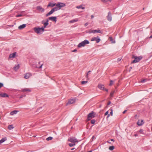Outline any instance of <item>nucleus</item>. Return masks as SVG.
Masks as SVG:
<instances>
[{"label":"nucleus","instance_id":"23","mask_svg":"<svg viewBox=\"0 0 152 152\" xmlns=\"http://www.w3.org/2000/svg\"><path fill=\"white\" fill-rule=\"evenodd\" d=\"M19 65L18 64L17 65L15 66L13 68V69L15 71H16L19 69Z\"/></svg>","mask_w":152,"mask_h":152},{"label":"nucleus","instance_id":"7","mask_svg":"<svg viewBox=\"0 0 152 152\" xmlns=\"http://www.w3.org/2000/svg\"><path fill=\"white\" fill-rule=\"evenodd\" d=\"M100 40V39L98 36L97 37H93L91 38V41H96L97 43H99Z\"/></svg>","mask_w":152,"mask_h":152},{"label":"nucleus","instance_id":"36","mask_svg":"<svg viewBox=\"0 0 152 152\" xmlns=\"http://www.w3.org/2000/svg\"><path fill=\"white\" fill-rule=\"evenodd\" d=\"M96 122V121L94 119H93L91 120V122L92 124H94Z\"/></svg>","mask_w":152,"mask_h":152},{"label":"nucleus","instance_id":"42","mask_svg":"<svg viewBox=\"0 0 152 152\" xmlns=\"http://www.w3.org/2000/svg\"><path fill=\"white\" fill-rule=\"evenodd\" d=\"M22 15H21V14H20V15H17L16 16V17H21L22 16Z\"/></svg>","mask_w":152,"mask_h":152},{"label":"nucleus","instance_id":"3","mask_svg":"<svg viewBox=\"0 0 152 152\" xmlns=\"http://www.w3.org/2000/svg\"><path fill=\"white\" fill-rule=\"evenodd\" d=\"M89 43V42L87 40H85L84 41L82 42L79 43L77 47L78 48H80L82 47H84L86 45L88 44Z\"/></svg>","mask_w":152,"mask_h":152},{"label":"nucleus","instance_id":"8","mask_svg":"<svg viewBox=\"0 0 152 152\" xmlns=\"http://www.w3.org/2000/svg\"><path fill=\"white\" fill-rule=\"evenodd\" d=\"M76 100L75 98L72 99H70L67 103H66V105H67L69 104H72L75 103Z\"/></svg>","mask_w":152,"mask_h":152},{"label":"nucleus","instance_id":"43","mask_svg":"<svg viewBox=\"0 0 152 152\" xmlns=\"http://www.w3.org/2000/svg\"><path fill=\"white\" fill-rule=\"evenodd\" d=\"M97 33H99L101 34L102 33V32L99 30H97Z\"/></svg>","mask_w":152,"mask_h":152},{"label":"nucleus","instance_id":"48","mask_svg":"<svg viewBox=\"0 0 152 152\" xmlns=\"http://www.w3.org/2000/svg\"><path fill=\"white\" fill-rule=\"evenodd\" d=\"M143 131V130L142 129H140L139 130V132L140 133H142Z\"/></svg>","mask_w":152,"mask_h":152},{"label":"nucleus","instance_id":"51","mask_svg":"<svg viewBox=\"0 0 152 152\" xmlns=\"http://www.w3.org/2000/svg\"><path fill=\"white\" fill-rule=\"evenodd\" d=\"M146 80H145V79H144V80H142L141 81V83H143V82H145Z\"/></svg>","mask_w":152,"mask_h":152},{"label":"nucleus","instance_id":"33","mask_svg":"<svg viewBox=\"0 0 152 152\" xmlns=\"http://www.w3.org/2000/svg\"><path fill=\"white\" fill-rule=\"evenodd\" d=\"M114 83V81H113L112 80H110V83L109 84V86H112L113 85V84Z\"/></svg>","mask_w":152,"mask_h":152},{"label":"nucleus","instance_id":"24","mask_svg":"<svg viewBox=\"0 0 152 152\" xmlns=\"http://www.w3.org/2000/svg\"><path fill=\"white\" fill-rule=\"evenodd\" d=\"M76 7L77 9H82L83 10H84L85 8V7H83L82 5H81L79 6H77Z\"/></svg>","mask_w":152,"mask_h":152},{"label":"nucleus","instance_id":"44","mask_svg":"<svg viewBox=\"0 0 152 152\" xmlns=\"http://www.w3.org/2000/svg\"><path fill=\"white\" fill-rule=\"evenodd\" d=\"M97 33V30H93V33L95 34Z\"/></svg>","mask_w":152,"mask_h":152},{"label":"nucleus","instance_id":"49","mask_svg":"<svg viewBox=\"0 0 152 152\" xmlns=\"http://www.w3.org/2000/svg\"><path fill=\"white\" fill-rule=\"evenodd\" d=\"M108 111H107L106 112V113H105L104 115H107L108 114Z\"/></svg>","mask_w":152,"mask_h":152},{"label":"nucleus","instance_id":"47","mask_svg":"<svg viewBox=\"0 0 152 152\" xmlns=\"http://www.w3.org/2000/svg\"><path fill=\"white\" fill-rule=\"evenodd\" d=\"M3 86V83H0V88H1V87Z\"/></svg>","mask_w":152,"mask_h":152},{"label":"nucleus","instance_id":"11","mask_svg":"<svg viewBox=\"0 0 152 152\" xmlns=\"http://www.w3.org/2000/svg\"><path fill=\"white\" fill-rule=\"evenodd\" d=\"M107 17V20L109 21H111L112 20V16L111 13L110 12H108V15Z\"/></svg>","mask_w":152,"mask_h":152},{"label":"nucleus","instance_id":"55","mask_svg":"<svg viewBox=\"0 0 152 152\" xmlns=\"http://www.w3.org/2000/svg\"><path fill=\"white\" fill-rule=\"evenodd\" d=\"M77 51V50L76 49H75L74 50H73L72 51L73 52H75Z\"/></svg>","mask_w":152,"mask_h":152},{"label":"nucleus","instance_id":"30","mask_svg":"<svg viewBox=\"0 0 152 152\" xmlns=\"http://www.w3.org/2000/svg\"><path fill=\"white\" fill-rule=\"evenodd\" d=\"M109 149L111 151L113 150L114 149V147L113 146L109 147Z\"/></svg>","mask_w":152,"mask_h":152},{"label":"nucleus","instance_id":"28","mask_svg":"<svg viewBox=\"0 0 152 152\" xmlns=\"http://www.w3.org/2000/svg\"><path fill=\"white\" fill-rule=\"evenodd\" d=\"M86 33H88L89 34L93 33V30L91 29H90L88 30H87L86 31Z\"/></svg>","mask_w":152,"mask_h":152},{"label":"nucleus","instance_id":"60","mask_svg":"<svg viewBox=\"0 0 152 152\" xmlns=\"http://www.w3.org/2000/svg\"><path fill=\"white\" fill-rule=\"evenodd\" d=\"M94 138V136H93L92 137V139L93 140Z\"/></svg>","mask_w":152,"mask_h":152},{"label":"nucleus","instance_id":"10","mask_svg":"<svg viewBox=\"0 0 152 152\" xmlns=\"http://www.w3.org/2000/svg\"><path fill=\"white\" fill-rule=\"evenodd\" d=\"M31 75H32L30 73H27L24 75V77L26 79H28Z\"/></svg>","mask_w":152,"mask_h":152},{"label":"nucleus","instance_id":"40","mask_svg":"<svg viewBox=\"0 0 152 152\" xmlns=\"http://www.w3.org/2000/svg\"><path fill=\"white\" fill-rule=\"evenodd\" d=\"M108 1H110L111 2V0H103V1L105 2H107Z\"/></svg>","mask_w":152,"mask_h":152},{"label":"nucleus","instance_id":"57","mask_svg":"<svg viewBox=\"0 0 152 152\" xmlns=\"http://www.w3.org/2000/svg\"><path fill=\"white\" fill-rule=\"evenodd\" d=\"M91 18H94V16L93 15H91Z\"/></svg>","mask_w":152,"mask_h":152},{"label":"nucleus","instance_id":"64","mask_svg":"<svg viewBox=\"0 0 152 152\" xmlns=\"http://www.w3.org/2000/svg\"><path fill=\"white\" fill-rule=\"evenodd\" d=\"M40 63H41V62H38V64H41Z\"/></svg>","mask_w":152,"mask_h":152},{"label":"nucleus","instance_id":"18","mask_svg":"<svg viewBox=\"0 0 152 152\" xmlns=\"http://www.w3.org/2000/svg\"><path fill=\"white\" fill-rule=\"evenodd\" d=\"M49 20L48 19H47L46 20V21L45 22H44V21H42V24H43L44 26H47L49 24L48 23Z\"/></svg>","mask_w":152,"mask_h":152},{"label":"nucleus","instance_id":"25","mask_svg":"<svg viewBox=\"0 0 152 152\" xmlns=\"http://www.w3.org/2000/svg\"><path fill=\"white\" fill-rule=\"evenodd\" d=\"M14 128V127L13 126V125L12 124L9 125L8 127V129L10 130H11L13 129Z\"/></svg>","mask_w":152,"mask_h":152},{"label":"nucleus","instance_id":"27","mask_svg":"<svg viewBox=\"0 0 152 152\" xmlns=\"http://www.w3.org/2000/svg\"><path fill=\"white\" fill-rule=\"evenodd\" d=\"M6 140V137L2 138L1 140H0V144L4 142Z\"/></svg>","mask_w":152,"mask_h":152},{"label":"nucleus","instance_id":"56","mask_svg":"<svg viewBox=\"0 0 152 152\" xmlns=\"http://www.w3.org/2000/svg\"><path fill=\"white\" fill-rule=\"evenodd\" d=\"M110 114H108V115H107V118H108L109 117H110Z\"/></svg>","mask_w":152,"mask_h":152},{"label":"nucleus","instance_id":"35","mask_svg":"<svg viewBox=\"0 0 152 152\" xmlns=\"http://www.w3.org/2000/svg\"><path fill=\"white\" fill-rule=\"evenodd\" d=\"M88 83L87 81H82L81 82V84L82 85L84 84Z\"/></svg>","mask_w":152,"mask_h":152},{"label":"nucleus","instance_id":"26","mask_svg":"<svg viewBox=\"0 0 152 152\" xmlns=\"http://www.w3.org/2000/svg\"><path fill=\"white\" fill-rule=\"evenodd\" d=\"M21 91L22 92H25V91H29L30 92L31 91V90L29 89H27L26 88H24L22 89L21 90Z\"/></svg>","mask_w":152,"mask_h":152},{"label":"nucleus","instance_id":"45","mask_svg":"<svg viewBox=\"0 0 152 152\" xmlns=\"http://www.w3.org/2000/svg\"><path fill=\"white\" fill-rule=\"evenodd\" d=\"M121 59V58H118L117 59V62H119V61H120Z\"/></svg>","mask_w":152,"mask_h":152},{"label":"nucleus","instance_id":"22","mask_svg":"<svg viewBox=\"0 0 152 152\" xmlns=\"http://www.w3.org/2000/svg\"><path fill=\"white\" fill-rule=\"evenodd\" d=\"M54 12L53 11V10H51L46 15V17H48L50 15H51L52 14H53Z\"/></svg>","mask_w":152,"mask_h":152},{"label":"nucleus","instance_id":"59","mask_svg":"<svg viewBox=\"0 0 152 152\" xmlns=\"http://www.w3.org/2000/svg\"><path fill=\"white\" fill-rule=\"evenodd\" d=\"M134 136H135V137L137 136V134H134Z\"/></svg>","mask_w":152,"mask_h":152},{"label":"nucleus","instance_id":"1","mask_svg":"<svg viewBox=\"0 0 152 152\" xmlns=\"http://www.w3.org/2000/svg\"><path fill=\"white\" fill-rule=\"evenodd\" d=\"M56 6V7L52 9L54 12L60 10L61 8L65 7L66 5L64 3L59 2L58 3Z\"/></svg>","mask_w":152,"mask_h":152},{"label":"nucleus","instance_id":"38","mask_svg":"<svg viewBox=\"0 0 152 152\" xmlns=\"http://www.w3.org/2000/svg\"><path fill=\"white\" fill-rule=\"evenodd\" d=\"M75 145V143H69V145L70 147H72Z\"/></svg>","mask_w":152,"mask_h":152},{"label":"nucleus","instance_id":"19","mask_svg":"<svg viewBox=\"0 0 152 152\" xmlns=\"http://www.w3.org/2000/svg\"><path fill=\"white\" fill-rule=\"evenodd\" d=\"M98 87L99 89L102 90V89L104 87V86L103 85L99 84H98Z\"/></svg>","mask_w":152,"mask_h":152},{"label":"nucleus","instance_id":"39","mask_svg":"<svg viewBox=\"0 0 152 152\" xmlns=\"http://www.w3.org/2000/svg\"><path fill=\"white\" fill-rule=\"evenodd\" d=\"M46 27V26H42L41 28L42 29L43 31H44L45 30L44 29Z\"/></svg>","mask_w":152,"mask_h":152},{"label":"nucleus","instance_id":"14","mask_svg":"<svg viewBox=\"0 0 152 152\" xmlns=\"http://www.w3.org/2000/svg\"><path fill=\"white\" fill-rule=\"evenodd\" d=\"M56 4H56L55 3H52L51 2H50V3H49L48 4V5L47 6V7L48 8L49 7H53L54 6H56Z\"/></svg>","mask_w":152,"mask_h":152},{"label":"nucleus","instance_id":"16","mask_svg":"<svg viewBox=\"0 0 152 152\" xmlns=\"http://www.w3.org/2000/svg\"><path fill=\"white\" fill-rule=\"evenodd\" d=\"M16 53L14 52L12 54H10L9 56V58H14L16 55Z\"/></svg>","mask_w":152,"mask_h":152},{"label":"nucleus","instance_id":"31","mask_svg":"<svg viewBox=\"0 0 152 152\" xmlns=\"http://www.w3.org/2000/svg\"><path fill=\"white\" fill-rule=\"evenodd\" d=\"M109 39H110V41L111 42L113 43H115V41H114L112 37H110Z\"/></svg>","mask_w":152,"mask_h":152},{"label":"nucleus","instance_id":"50","mask_svg":"<svg viewBox=\"0 0 152 152\" xmlns=\"http://www.w3.org/2000/svg\"><path fill=\"white\" fill-rule=\"evenodd\" d=\"M86 77L87 78V79L88 80L89 79V78H88V73H87V74H86Z\"/></svg>","mask_w":152,"mask_h":152},{"label":"nucleus","instance_id":"20","mask_svg":"<svg viewBox=\"0 0 152 152\" xmlns=\"http://www.w3.org/2000/svg\"><path fill=\"white\" fill-rule=\"evenodd\" d=\"M18 112V110H13L10 113V114L11 115H13L14 114H16Z\"/></svg>","mask_w":152,"mask_h":152},{"label":"nucleus","instance_id":"9","mask_svg":"<svg viewBox=\"0 0 152 152\" xmlns=\"http://www.w3.org/2000/svg\"><path fill=\"white\" fill-rule=\"evenodd\" d=\"M37 10L39 12H44L45 9L41 6H38L37 7Z\"/></svg>","mask_w":152,"mask_h":152},{"label":"nucleus","instance_id":"2","mask_svg":"<svg viewBox=\"0 0 152 152\" xmlns=\"http://www.w3.org/2000/svg\"><path fill=\"white\" fill-rule=\"evenodd\" d=\"M143 57L142 56H140L139 57L135 56L134 55L132 56V58H134V60H133L132 62V63H135L139 62L140 60H141Z\"/></svg>","mask_w":152,"mask_h":152},{"label":"nucleus","instance_id":"32","mask_svg":"<svg viewBox=\"0 0 152 152\" xmlns=\"http://www.w3.org/2000/svg\"><path fill=\"white\" fill-rule=\"evenodd\" d=\"M53 139V137H49L46 138V140L49 141L50 140H51Z\"/></svg>","mask_w":152,"mask_h":152},{"label":"nucleus","instance_id":"21","mask_svg":"<svg viewBox=\"0 0 152 152\" xmlns=\"http://www.w3.org/2000/svg\"><path fill=\"white\" fill-rule=\"evenodd\" d=\"M54 12L53 11V10H51L46 15V17H48L50 15H51L52 14H53Z\"/></svg>","mask_w":152,"mask_h":152},{"label":"nucleus","instance_id":"37","mask_svg":"<svg viewBox=\"0 0 152 152\" xmlns=\"http://www.w3.org/2000/svg\"><path fill=\"white\" fill-rule=\"evenodd\" d=\"M110 110L111 111V112L110 113V114L111 116H112L113 115V110L112 108H110Z\"/></svg>","mask_w":152,"mask_h":152},{"label":"nucleus","instance_id":"52","mask_svg":"<svg viewBox=\"0 0 152 152\" xmlns=\"http://www.w3.org/2000/svg\"><path fill=\"white\" fill-rule=\"evenodd\" d=\"M88 24V23H86L85 24V26H87Z\"/></svg>","mask_w":152,"mask_h":152},{"label":"nucleus","instance_id":"34","mask_svg":"<svg viewBox=\"0 0 152 152\" xmlns=\"http://www.w3.org/2000/svg\"><path fill=\"white\" fill-rule=\"evenodd\" d=\"M43 65V64H41V65L39 66H36V68H39V69H40V68H41L42 67V66Z\"/></svg>","mask_w":152,"mask_h":152},{"label":"nucleus","instance_id":"6","mask_svg":"<svg viewBox=\"0 0 152 152\" xmlns=\"http://www.w3.org/2000/svg\"><path fill=\"white\" fill-rule=\"evenodd\" d=\"M68 140L72 142H78V141L75 137H70Z\"/></svg>","mask_w":152,"mask_h":152},{"label":"nucleus","instance_id":"13","mask_svg":"<svg viewBox=\"0 0 152 152\" xmlns=\"http://www.w3.org/2000/svg\"><path fill=\"white\" fill-rule=\"evenodd\" d=\"M144 122L143 120H141V121L139 120L137 123V125L139 126H142L144 124Z\"/></svg>","mask_w":152,"mask_h":152},{"label":"nucleus","instance_id":"63","mask_svg":"<svg viewBox=\"0 0 152 152\" xmlns=\"http://www.w3.org/2000/svg\"><path fill=\"white\" fill-rule=\"evenodd\" d=\"M92 152V151L91 150V151H88L87 152Z\"/></svg>","mask_w":152,"mask_h":152},{"label":"nucleus","instance_id":"4","mask_svg":"<svg viewBox=\"0 0 152 152\" xmlns=\"http://www.w3.org/2000/svg\"><path fill=\"white\" fill-rule=\"evenodd\" d=\"M34 31L37 34H41L44 31L41 28L35 27L34 28Z\"/></svg>","mask_w":152,"mask_h":152},{"label":"nucleus","instance_id":"17","mask_svg":"<svg viewBox=\"0 0 152 152\" xmlns=\"http://www.w3.org/2000/svg\"><path fill=\"white\" fill-rule=\"evenodd\" d=\"M26 25L25 24H23L22 25H20L18 27V28L20 30H21L26 27Z\"/></svg>","mask_w":152,"mask_h":152},{"label":"nucleus","instance_id":"61","mask_svg":"<svg viewBox=\"0 0 152 152\" xmlns=\"http://www.w3.org/2000/svg\"><path fill=\"white\" fill-rule=\"evenodd\" d=\"M150 38H152V35H151L150 36Z\"/></svg>","mask_w":152,"mask_h":152},{"label":"nucleus","instance_id":"54","mask_svg":"<svg viewBox=\"0 0 152 152\" xmlns=\"http://www.w3.org/2000/svg\"><path fill=\"white\" fill-rule=\"evenodd\" d=\"M111 104V102L109 101L108 103H107L108 105H109Z\"/></svg>","mask_w":152,"mask_h":152},{"label":"nucleus","instance_id":"62","mask_svg":"<svg viewBox=\"0 0 152 152\" xmlns=\"http://www.w3.org/2000/svg\"><path fill=\"white\" fill-rule=\"evenodd\" d=\"M90 72H91V71H88V72L87 73H88V74H89V73Z\"/></svg>","mask_w":152,"mask_h":152},{"label":"nucleus","instance_id":"12","mask_svg":"<svg viewBox=\"0 0 152 152\" xmlns=\"http://www.w3.org/2000/svg\"><path fill=\"white\" fill-rule=\"evenodd\" d=\"M56 17L55 16L51 17L49 18L48 19L51 20L56 22Z\"/></svg>","mask_w":152,"mask_h":152},{"label":"nucleus","instance_id":"41","mask_svg":"<svg viewBox=\"0 0 152 152\" xmlns=\"http://www.w3.org/2000/svg\"><path fill=\"white\" fill-rule=\"evenodd\" d=\"M114 93V91L111 92L110 94V96H113Z\"/></svg>","mask_w":152,"mask_h":152},{"label":"nucleus","instance_id":"46","mask_svg":"<svg viewBox=\"0 0 152 152\" xmlns=\"http://www.w3.org/2000/svg\"><path fill=\"white\" fill-rule=\"evenodd\" d=\"M102 90L105 91H106L107 92L108 91V90L106 88H103L102 89Z\"/></svg>","mask_w":152,"mask_h":152},{"label":"nucleus","instance_id":"15","mask_svg":"<svg viewBox=\"0 0 152 152\" xmlns=\"http://www.w3.org/2000/svg\"><path fill=\"white\" fill-rule=\"evenodd\" d=\"M0 97H8L9 95L6 93L0 94Z\"/></svg>","mask_w":152,"mask_h":152},{"label":"nucleus","instance_id":"29","mask_svg":"<svg viewBox=\"0 0 152 152\" xmlns=\"http://www.w3.org/2000/svg\"><path fill=\"white\" fill-rule=\"evenodd\" d=\"M77 21H78V20L76 19H74V20H73L70 21L69 22L70 23H73L74 22H76Z\"/></svg>","mask_w":152,"mask_h":152},{"label":"nucleus","instance_id":"5","mask_svg":"<svg viewBox=\"0 0 152 152\" xmlns=\"http://www.w3.org/2000/svg\"><path fill=\"white\" fill-rule=\"evenodd\" d=\"M95 113L93 112H92L91 113H89L88 115L87 120L89 121L92 118H94L95 117Z\"/></svg>","mask_w":152,"mask_h":152},{"label":"nucleus","instance_id":"53","mask_svg":"<svg viewBox=\"0 0 152 152\" xmlns=\"http://www.w3.org/2000/svg\"><path fill=\"white\" fill-rule=\"evenodd\" d=\"M127 111V110H125L124 111H123V114H124Z\"/></svg>","mask_w":152,"mask_h":152},{"label":"nucleus","instance_id":"58","mask_svg":"<svg viewBox=\"0 0 152 152\" xmlns=\"http://www.w3.org/2000/svg\"><path fill=\"white\" fill-rule=\"evenodd\" d=\"M110 140H111V141H113V142L114 141V140L113 139H111Z\"/></svg>","mask_w":152,"mask_h":152}]
</instances>
